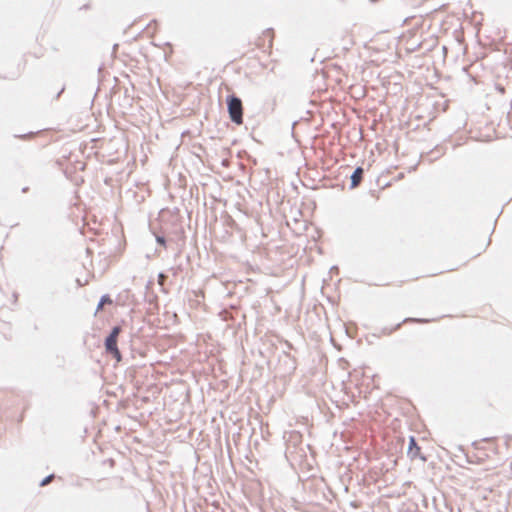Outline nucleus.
Returning a JSON list of instances; mask_svg holds the SVG:
<instances>
[{"instance_id":"0eeeda50","label":"nucleus","mask_w":512,"mask_h":512,"mask_svg":"<svg viewBox=\"0 0 512 512\" xmlns=\"http://www.w3.org/2000/svg\"><path fill=\"white\" fill-rule=\"evenodd\" d=\"M121 330H122V329H121V327H120V326H118V325H117V326H114V327L112 328V330L110 331L109 336H110V337H113V338H116V339L118 340V336H119V334H120Z\"/></svg>"},{"instance_id":"f8f14e48","label":"nucleus","mask_w":512,"mask_h":512,"mask_svg":"<svg viewBox=\"0 0 512 512\" xmlns=\"http://www.w3.org/2000/svg\"><path fill=\"white\" fill-rule=\"evenodd\" d=\"M28 190H29V188H28V187H23V188H22V192H23V193H26Z\"/></svg>"},{"instance_id":"7ed1b4c3","label":"nucleus","mask_w":512,"mask_h":512,"mask_svg":"<svg viewBox=\"0 0 512 512\" xmlns=\"http://www.w3.org/2000/svg\"><path fill=\"white\" fill-rule=\"evenodd\" d=\"M407 455L411 460L420 459L423 462L427 460L426 457L421 453V448L418 446L416 439L413 436H411L409 439Z\"/></svg>"},{"instance_id":"423d86ee","label":"nucleus","mask_w":512,"mask_h":512,"mask_svg":"<svg viewBox=\"0 0 512 512\" xmlns=\"http://www.w3.org/2000/svg\"><path fill=\"white\" fill-rule=\"evenodd\" d=\"M112 303V299L110 298V296L108 294H105L103 295L101 298H100V301L97 305V311L101 310L103 308V306L105 304H111Z\"/></svg>"},{"instance_id":"f03ea898","label":"nucleus","mask_w":512,"mask_h":512,"mask_svg":"<svg viewBox=\"0 0 512 512\" xmlns=\"http://www.w3.org/2000/svg\"><path fill=\"white\" fill-rule=\"evenodd\" d=\"M105 351L107 354L111 355L117 362L122 360L121 353L117 346V339L110 337L109 335L105 338L104 341Z\"/></svg>"},{"instance_id":"9b49d317","label":"nucleus","mask_w":512,"mask_h":512,"mask_svg":"<svg viewBox=\"0 0 512 512\" xmlns=\"http://www.w3.org/2000/svg\"><path fill=\"white\" fill-rule=\"evenodd\" d=\"M64 91V87L61 88V90L57 93V98L60 96V94Z\"/></svg>"},{"instance_id":"6e6552de","label":"nucleus","mask_w":512,"mask_h":512,"mask_svg":"<svg viewBox=\"0 0 512 512\" xmlns=\"http://www.w3.org/2000/svg\"><path fill=\"white\" fill-rule=\"evenodd\" d=\"M54 478V474H50L48 476H46L44 479H42V481L40 482V486H46L48 485L52 479Z\"/></svg>"},{"instance_id":"f257e3e1","label":"nucleus","mask_w":512,"mask_h":512,"mask_svg":"<svg viewBox=\"0 0 512 512\" xmlns=\"http://www.w3.org/2000/svg\"><path fill=\"white\" fill-rule=\"evenodd\" d=\"M226 103H227V110H228L230 120L237 125L242 124L243 123L242 100L238 96L232 94V95L227 96Z\"/></svg>"},{"instance_id":"39448f33","label":"nucleus","mask_w":512,"mask_h":512,"mask_svg":"<svg viewBox=\"0 0 512 512\" xmlns=\"http://www.w3.org/2000/svg\"><path fill=\"white\" fill-rule=\"evenodd\" d=\"M364 174V169L362 167H357L353 171L352 175L350 176L351 183H350V189H354L357 187L360 182L362 181Z\"/></svg>"},{"instance_id":"1a4fd4ad","label":"nucleus","mask_w":512,"mask_h":512,"mask_svg":"<svg viewBox=\"0 0 512 512\" xmlns=\"http://www.w3.org/2000/svg\"><path fill=\"white\" fill-rule=\"evenodd\" d=\"M156 242L163 246H165L166 244V240L163 236H156Z\"/></svg>"},{"instance_id":"20e7f679","label":"nucleus","mask_w":512,"mask_h":512,"mask_svg":"<svg viewBox=\"0 0 512 512\" xmlns=\"http://www.w3.org/2000/svg\"><path fill=\"white\" fill-rule=\"evenodd\" d=\"M410 322L411 323H426L427 320L426 319H420V318H410V317L409 318H405L401 322L397 323L393 328H385L384 329V333L389 335L392 332L398 330L403 323H410Z\"/></svg>"},{"instance_id":"9d476101","label":"nucleus","mask_w":512,"mask_h":512,"mask_svg":"<svg viewBox=\"0 0 512 512\" xmlns=\"http://www.w3.org/2000/svg\"><path fill=\"white\" fill-rule=\"evenodd\" d=\"M265 34H268V35L272 34V29H267V30L265 31Z\"/></svg>"}]
</instances>
